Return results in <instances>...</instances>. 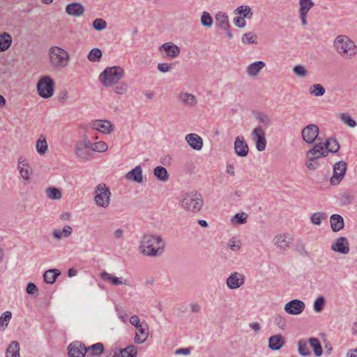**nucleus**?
<instances>
[{"label":"nucleus","instance_id":"69168bd1","mask_svg":"<svg viewBox=\"0 0 357 357\" xmlns=\"http://www.w3.org/2000/svg\"><path fill=\"white\" fill-rule=\"evenodd\" d=\"M157 68L161 73H167L172 69V66L169 63H160L158 64Z\"/></svg>","mask_w":357,"mask_h":357},{"label":"nucleus","instance_id":"bf43d9fd","mask_svg":"<svg viewBox=\"0 0 357 357\" xmlns=\"http://www.w3.org/2000/svg\"><path fill=\"white\" fill-rule=\"evenodd\" d=\"M93 27L97 31H102L107 27V22L101 18H96L93 22Z\"/></svg>","mask_w":357,"mask_h":357},{"label":"nucleus","instance_id":"473e14b6","mask_svg":"<svg viewBox=\"0 0 357 357\" xmlns=\"http://www.w3.org/2000/svg\"><path fill=\"white\" fill-rule=\"evenodd\" d=\"M178 100L185 106L193 107L197 104V98L190 93H181L178 95Z\"/></svg>","mask_w":357,"mask_h":357},{"label":"nucleus","instance_id":"c85d7f7f","mask_svg":"<svg viewBox=\"0 0 357 357\" xmlns=\"http://www.w3.org/2000/svg\"><path fill=\"white\" fill-rule=\"evenodd\" d=\"M125 177L128 180L141 183L143 181L142 167L140 165L136 166L131 171L128 172Z\"/></svg>","mask_w":357,"mask_h":357},{"label":"nucleus","instance_id":"0eeeda50","mask_svg":"<svg viewBox=\"0 0 357 357\" xmlns=\"http://www.w3.org/2000/svg\"><path fill=\"white\" fill-rule=\"evenodd\" d=\"M54 80L48 75L41 77L37 83L38 95L43 98H49L54 93Z\"/></svg>","mask_w":357,"mask_h":357},{"label":"nucleus","instance_id":"37998d69","mask_svg":"<svg viewBox=\"0 0 357 357\" xmlns=\"http://www.w3.org/2000/svg\"><path fill=\"white\" fill-rule=\"evenodd\" d=\"M298 351L303 356H309L311 352L308 348L306 341L301 340L298 342Z\"/></svg>","mask_w":357,"mask_h":357},{"label":"nucleus","instance_id":"393cba45","mask_svg":"<svg viewBox=\"0 0 357 357\" xmlns=\"http://www.w3.org/2000/svg\"><path fill=\"white\" fill-rule=\"evenodd\" d=\"M215 24L217 27L223 31H228L230 29L228 15L223 12H219L215 17Z\"/></svg>","mask_w":357,"mask_h":357},{"label":"nucleus","instance_id":"412c9836","mask_svg":"<svg viewBox=\"0 0 357 357\" xmlns=\"http://www.w3.org/2000/svg\"><path fill=\"white\" fill-rule=\"evenodd\" d=\"M149 335V329L148 324L144 323L139 328H136L135 335L134 337V342L136 344L144 343L148 338Z\"/></svg>","mask_w":357,"mask_h":357},{"label":"nucleus","instance_id":"09e8293b","mask_svg":"<svg viewBox=\"0 0 357 357\" xmlns=\"http://www.w3.org/2000/svg\"><path fill=\"white\" fill-rule=\"evenodd\" d=\"M12 317V313L10 311L4 312L0 317V331L4 330L8 326Z\"/></svg>","mask_w":357,"mask_h":357},{"label":"nucleus","instance_id":"79ce46f5","mask_svg":"<svg viewBox=\"0 0 357 357\" xmlns=\"http://www.w3.org/2000/svg\"><path fill=\"white\" fill-rule=\"evenodd\" d=\"M17 169L20 172V174L21 175V176L22 177V178L26 181V182H29L30 181V176L31 174V169L28 163H24L23 165V167L21 166V165H18L17 166Z\"/></svg>","mask_w":357,"mask_h":357},{"label":"nucleus","instance_id":"338daca9","mask_svg":"<svg viewBox=\"0 0 357 357\" xmlns=\"http://www.w3.org/2000/svg\"><path fill=\"white\" fill-rule=\"evenodd\" d=\"M305 166L307 167L309 170L313 171L318 169L319 165L317 160H309L305 162Z\"/></svg>","mask_w":357,"mask_h":357},{"label":"nucleus","instance_id":"dca6fc26","mask_svg":"<svg viewBox=\"0 0 357 357\" xmlns=\"http://www.w3.org/2000/svg\"><path fill=\"white\" fill-rule=\"evenodd\" d=\"M299 4V17L303 26L307 24V13L314 6V3L312 0H298Z\"/></svg>","mask_w":357,"mask_h":357},{"label":"nucleus","instance_id":"2f4dec72","mask_svg":"<svg viewBox=\"0 0 357 357\" xmlns=\"http://www.w3.org/2000/svg\"><path fill=\"white\" fill-rule=\"evenodd\" d=\"M137 350L135 346H128L125 349H119L114 352L113 357H136Z\"/></svg>","mask_w":357,"mask_h":357},{"label":"nucleus","instance_id":"864d4df0","mask_svg":"<svg viewBox=\"0 0 357 357\" xmlns=\"http://www.w3.org/2000/svg\"><path fill=\"white\" fill-rule=\"evenodd\" d=\"M341 121L350 128H354L357 123L354 119L347 113H343L340 115Z\"/></svg>","mask_w":357,"mask_h":357},{"label":"nucleus","instance_id":"f03ea898","mask_svg":"<svg viewBox=\"0 0 357 357\" xmlns=\"http://www.w3.org/2000/svg\"><path fill=\"white\" fill-rule=\"evenodd\" d=\"M333 46L337 54L344 59H353L357 54V46L354 40L346 35H338L334 40Z\"/></svg>","mask_w":357,"mask_h":357},{"label":"nucleus","instance_id":"f257e3e1","mask_svg":"<svg viewBox=\"0 0 357 357\" xmlns=\"http://www.w3.org/2000/svg\"><path fill=\"white\" fill-rule=\"evenodd\" d=\"M165 242L158 235L144 234L139 245V251L143 255L156 257L164 253Z\"/></svg>","mask_w":357,"mask_h":357},{"label":"nucleus","instance_id":"5fc2aeb1","mask_svg":"<svg viewBox=\"0 0 357 357\" xmlns=\"http://www.w3.org/2000/svg\"><path fill=\"white\" fill-rule=\"evenodd\" d=\"M293 73L299 77L304 78L307 75V70L304 66L296 65L292 68Z\"/></svg>","mask_w":357,"mask_h":357},{"label":"nucleus","instance_id":"f8f14e48","mask_svg":"<svg viewBox=\"0 0 357 357\" xmlns=\"http://www.w3.org/2000/svg\"><path fill=\"white\" fill-rule=\"evenodd\" d=\"M319 129L316 124H309L302 130L303 139L307 144H312L317 138Z\"/></svg>","mask_w":357,"mask_h":357},{"label":"nucleus","instance_id":"e433bc0d","mask_svg":"<svg viewBox=\"0 0 357 357\" xmlns=\"http://www.w3.org/2000/svg\"><path fill=\"white\" fill-rule=\"evenodd\" d=\"M154 176L162 182H166L169 179V174L166 168L162 166H158L153 169Z\"/></svg>","mask_w":357,"mask_h":357},{"label":"nucleus","instance_id":"bb28decb","mask_svg":"<svg viewBox=\"0 0 357 357\" xmlns=\"http://www.w3.org/2000/svg\"><path fill=\"white\" fill-rule=\"evenodd\" d=\"M104 351V346L101 342L93 344L88 347H85L86 357L99 356Z\"/></svg>","mask_w":357,"mask_h":357},{"label":"nucleus","instance_id":"ea45409f","mask_svg":"<svg viewBox=\"0 0 357 357\" xmlns=\"http://www.w3.org/2000/svg\"><path fill=\"white\" fill-rule=\"evenodd\" d=\"M59 275L60 272L57 269L48 270L43 274L44 280L47 284H53Z\"/></svg>","mask_w":357,"mask_h":357},{"label":"nucleus","instance_id":"4468645a","mask_svg":"<svg viewBox=\"0 0 357 357\" xmlns=\"http://www.w3.org/2000/svg\"><path fill=\"white\" fill-rule=\"evenodd\" d=\"M331 248L333 252L347 255L350 250L349 241L344 236L338 237L331 244Z\"/></svg>","mask_w":357,"mask_h":357},{"label":"nucleus","instance_id":"aec40b11","mask_svg":"<svg viewBox=\"0 0 357 357\" xmlns=\"http://www.w3.org/2000/svg\"><path fill=\"white\" fill-rule=\"evenodd\" d=\"M185 139L188 145L194 150L200 151L203 147V139L196 133L186 135Z\"/></svg>","mask_w":357,"mask_h":357},{"label":"nucleus","instance_id":"9b49d317","mask_svg":"<svg viewBox=\"0 0 357 357\" xmlns=\"http://www.w3.org/2000/svg\"><path fill=\"white\" fill-rule=\"evenodd\" d=\"M305 308V304L303 301L294 299L285 304L284 310L289 314L298 315L304 311Z\"/></svg>","mask_w":357,"mask_h":357},{"label":"nucleus","instance_id":"774afa93","mask_svg":"<svg viewBox=\"0 0 357 357\" xmlns=\"http://www.w3.org/2000/svg\"><path fill=\"white\" fill-rule=\"evenodd\" d=\"M234 23L238 28H244L246 25L245 19L241 17H234Z\"/></svg>","mask_w":357,"mask_h":357},{"label":"nucleus","instance_id":"4be33fe9","mask_svg":"<svg viewBox=\"0 0 357 357\" xmlns=\"http://www.w3.org/2000/svg\"><path fill=\"white\" fill-rule=\"evenodd\" d=\"M100 277L103 281L110 282L115 286L121 284H125L127 286L130 285L128 281L125 280L123 278H118L116 276H114L106 271L100 273Z\"/></svg>","mask_w":357,"mask_h":357},{"label":"nucleus","instance_id":"f704fd0d","mask_svg":"<svg viewBox=\"0 0 357 357\" xmlns=\"http://www.w3.org/2000/svg\"><path fill=\"white\" fill-rule=\"evenodd\" d=\"M36 149L38 153L43 155L47 151L48 145L46 137L44 135L41 134L36 142Z\"/></svg>","mask_w":357,"mask_h":357},{"label":"nucleus","instance_id":"7c9ffc66","mask_svg":"<svg viewBox=\"0 0 357 357\" xmlns=\"http://www.w3.org/2000/svg\"><path fill=\"white\" fill-rule=\"evenodd\" d=\"M284 344V340L282 335H275L269 337L268 347L273 351L279 350Z\"/></svg>","mask_w":357,"mask_h":357},{"label":"nucleus","instance_id":"72a5a7b5","mask_svg":"<svg viewBox=\"0 0 357 357\" xmlns=\"http://www.w3.org/2000/svg\"><path fill=\"white\" fill-rule=\"evenodd\" d=\"M20 344L17 341H12L8 346L5 357H20Z\"/></svg>","mask_w":357,"mask_h":357},{"label":"nucleus","instance_id":"ddd939ff","mask_svg":"<svg viewBox=\"0 0 357 357\" xmlns=\"http://www.w3.org/2000/svg\"><path fill=\"white\" fill-rule=\"evenodd\" d=\"M245 281V277L241 273L233 272L226 279V284L230 289H236L241 287Z\"/></svg>","mask_w":357,"mask_h":357},{"label":"nucleus","instance_id":"5701e85b","mask_svg":"<svg viewBox=\"0 0 357 357\" xmlns=\"http://www.w3.org/2000/svg\"><path fill=\"white\" fill-rule=\"evenodd\" d=\"M273 242L277 248L281 250L286 251L290 247L291 238L287 234H279L274 238Z\"/></svg>","mask_w":357,"mask_h":357},{"label":"nucleus","instance_id":"8fccbe9b","mask_svg":"<svg viewBox=\"0 0 357 357\" xmlns=\"http://www.w3.org/2000/svg\"><path fill=\"white\" fill-rule=\"evenodd\" d=\"M241 40L243 44H257V36L252 32L244 33Z\"/></svg>","mask_w":357,"mask_h":357},{"label":"nucleus","instance_id":"c03bdc74","mask_svg":"<svg viewBox=\"0 0 357 357\" xmlns=\"http://www.w3.org/2000/svg\"><path fill=\"white\" fill-rule=\"evenodd\" d=\"M102 56V51L99 48H93L88 54L87 59L91 62H96L99 61Z\"/></svg>","mask_w":357,"mask_h":357},{"label":"nucleus","instance_id":"20e7f679","mask_svg":"<svg viewBox=\"0 0 357 357\" xmlns=\"http://www.w3.org/2000/svg\"><path fill=\"white\" fill-rule=\"evenodd\" d=\"M49 62L51 66L62 69L68 65L69 53L59 46H52L48 50Z\"/></svg>","mask_w":357,"mask_h":357},{"label":"nucleus","instance_id":"c756f323","mask_svg":"<svg viewBox=\"0 0 357 357\" xmlns=\"http://www.w3.org/2000/svg\"><path fill=\"white\" fill-rule=\"evenodd\" d=\"M265 66V63L262 61L253 62L248 66L246 73L250 77H255Z\"/></svg>","mask_w":357,"mask_h":357},{"label":"nucleus","instance_id":"58836bf2","mask_svg":"<svg viewBox=\"0 0 357 357\" xmlns=\"http://www.w3.org/2000/svg\"><path fill=\"white\" fill-rule=\"evenodd\" d=\"M308 342L312 348L314 355L317 357L321 356L323 354V349L319 340L316 337H310Z\"/></svg>","mask_w":357,"mask_h":357},{"label":"nucleus","instance_id":"7ed1b4c3","mask_svg":"<svg viewBox=\"0 0 357 357\" xmlns=\"http://www.w3.org/2000/svg\"><path fill=\"white\" fill-rule=\"evenodd\" d=\"M180 204L185 211L197 213L202 209L204 200L200 193L190 192L181 195Z\"/></svg>","mask_w":357,"mask_h":357},{"label":"nucleus","instance_id":"de8ad7c7","mask_svg":"<svg viewBox=\"0 0 357 357\" xmlns=\"http://www.w3.org/2000/svg\"><path fill=\"white\" fill-rule=\"evenodd\" d=\"M326 218V215L323 212H316L311 215L310 221L313 225H320L322 220Z\"/></svg>","mask_w":357,"mask_h":357},{"label":"nucleus","instance_id":"052dcab7","mask_svg":"<svg viewBox=\"0 0 357 357\" xmlns=\"http://www.w3.org/2000/svg\"><path fill=\"white\" fill-rule=\"evenodd\" d=\"M274 323L280 328L284 329L286 327L287 321L284 316L277 314L274 318Z\"/></svg>","mask_w":357,"mask_h":357},{"label":"nucleus","instance_id":"4d7b16f0","mask_svg":"<svg viewBox=\"0 0 357 357\" xmlns=\"http://www.w3.org/2000/svg\"><path fill=\"white\" fill-rule=\"evenodd\" d=\"M325 305V299L323 296H319L314 301L313 309L316 312H320L323 310Z\"/></svg>","mask_w":357,"mask_h":357},{"label":"nucleus","instance_id":"9d476101","mask_svg":"<svg viewBox=\"0 0 357 357\" xmlns=\"http://www.w3.org/2000/svg\"><path fill=\"white\" fill-rule=\"evenodd\" d=\"M90 126L91 129L99 131L105 135L111 134L114 129V125L109 120H95L91 122Z\"/></svg>","mask_w":357,"mask_h":357},{"label":"nucleus","instance_id":"2eb2a0df","mask_svg":"<svg viewBox=\"0 0 357 357\" xmlns=\"http://www.w3.org/2000/svg\"><path fill=\"white\" fill-rule=\"evenodd\" d=\"M158 50L160 52H164L165 53L164 56L169 59L177 57L181 52L180 47L170 42L163 43L159 47Z\"/></svg>","mask_w":357,"mask_h":357},{"label":"nucleus","instance_id":"0e129e2a","mask_svg":"<svg viewBox=\"0 0 357 357\" xmlns=\"http://www.w3.org/2000/svg\"><path fill=\"white\" fill-rule=\"evenodd\" d=\"M116 312L119 319L123 323H126L128 321V314L125 312V310L121 307H116Z\"/></svg>","mask_w":357,"mask_h":357},{"label":"nucleus","instance_id":"4c0bfd02","mask_svg":"<svg viewBox=\"0 0 357 357\" xmlns=\"http://www.w3.org/2000/svg\"><path fill=\"white\" fill-rule=\"evenodd\" d=\"M255 119L258 121V123L262 124L265 127H268L271 125L272 121L269 115L267 114L259 112L255 114L254 115Z\"/></svg>","mask_w":357,"mask_h":357},{"label":"nucleus","instance_id":"49530a36","mask_svg":"<svg viewBox=\"0 0 357 357\" xmlns=\"http://www.w3.org/2000/svg\"><path fill=\"white\" fill-rule=\"evenodd\" d=\"M310 93L315 96H322L324 95L326 90L320 84H314L310 86Z\"/></svg>","mask_w":357,"mask_h":357},{"label":"nucleus","instance_id":"a878e982","mask_svg":"<svg viewBox=\"0 0 357 357\" xmlns=\"http://www.w3.org/2000/svg\"><path fill=\"white\" fill-rule=\"evenodd\" d=\"M330 225L333 232H338L344 227V219L339 214H333L330 217Z\"/></svg>","mask_w":357,"mask_h":357},{"label":"nucleus","instance_id":"13d9d810","mask_svg":"<svg viewBox=\"0 0 357 357\" xmlns=\"http://www.w3.org/2000/svg\"><path fill=\"white\" fill-rule=\"evenodd\" d=\"M201 23L203 26L211 27L213 24V19L208 12H204L201 17Z\"/></svg>","mask_w":357,"mask_h":357},{"label":"nucleus","instance_id":"b1692460","mask_svg":"<svg viewBox=\"0 0 357 357\" xmlns=\"http://www.w3.org/2000/svg\"><path fill=\"white\" fill-rule=\"evenodd\" d=\"M73 232V229L70 225H65L62 229H54L52 231V235L56 241H61L63 238L70 237Z\"/></svg>","mask_w":357,"mask_h":357},{"label":"nucleus","instance_id":"603ef678","mask_svg":"<svg viewBox=\"0 0 357 357\" xmlns=\"http://www.w3.org/2000/svg\"><path fill=\"white\" fill-rule=\"evenodd\" d=\"M47 196L51 199H59L61 197V191L53 187L47 188L46 190Z\"/></svg>","mask_w":357,"mask_h":357},{"label":"nucleus","instance_id":"f3484780","mask_svg":"<svg viewBox=\"0 0 357 357\" xmlns=\"http://www.w3.org/2000/svg\"><path fill=\"white\" fill-rule=\"evenodd\" d=\"M328 155V151H326L321 144H316L314 147L306 153L307 159L309 160H317L321 157H325Z\"/></svg>","mask_w":357,"mask_h":357},{"label":"nucleus","instance_id":"6e6d98bb","mask_svg":"<svg viewBox=\"0 0 357 357\" xmlns=\"http://www.w3.org/2000/svg\"><path fill=\"white\" fill-rule=\"evenodd\" d=\"M108 149V146L107 143L104 141H99L93 143L92 151L98 152V153H104Z\"/></svg>","mask_w":357,"mask_h":357},{"label":"nucleus","instance_id":"3c124183","mask_svg":"<svg viewBox=\"0 0 357 357\" xmlns=\"http://www.w3.org/2000/svg\"><path fill=\"white\" fill-rule=\"evenodd\" d=\"M248 215L244 213H238L236 214L231 219V222L234 225H242L247 222Z\"/></svg>","mask_w":357,"mask_h":357},{"label":"nucleus","instance_id":"680f3d73","mask_svg":"<svg viewBox=\"0 0 357 357\" xmlns=\"http://www.w3.org/2000/svg\"><path fill=\"white\" fill-rule=\"evenodd\" d=\"M227 246L231 249L232 251H238L241 246V243L239 241L236 240L235 238H231L229 240L227 243Z\"/></svg>","mask_w":357,"mask_h":357},{"label":"nucleus","instance_id":"423d86ee","mask_svg":"<svg viewBox=\"0 0 357 357\" xmlns=\"http://www.w3.org/2000/svg\"><path fill=\"white\" fill-rule=\"evenodd\" d=\"M111 192L105 183L98 184L94 190V202L101 208H107L110 204Z\"/></svg>","mask_w":357,"mask_h":357},{"label":"nucleus","instance_id":"e2e57ef3","mask_svg":"<svg viewBox=\"0 0 357 357\" xmlns=\"http://www.w3.org/2000/svg\"><path fill=\"white\" fill-rule=\"evenodd\" d=\"M75 155L84 160H89V158L85 155L84 149L81 147L79 144H76L75 148Z\"/></svg>","mask_w":357,"mask_h":357},{"label":"nucleus","instance_id":"1a4fd4ad","mask_svg":"<svg viewBox=\"0 0 357 357\" xmlns=\"http://www.w3.org/2000/svg\"><path fill=\"white\" fill-rule=\"evenodd\" d=\"M347 170V164L344 161H339L335 163L333 166V175L330 179L332 185H336L344 178Z\"/></svg>","mask_w":357,"mask_h":357},{"label":"nucleus","instance_id":"cd10ccee","mask_svg":"<svg viewBox=\"0 0 357 357\" xmlns=\"http://www.w3.org/2000/svg\"><path fill=\"white\" fill-rule=\"evenodd\" d=\"M66 12L71 16L79 17L84 13V8L80 3H71L66 6Z\"/></svg>","mask_w":357,"mask_h":357},{"label":"nucleus","instance_id":"6e6552de","mask_svg":"<svg viewBox=\"0 0 357 357\" xmlns=\"http://www.w3.org/2000/svg\"><path fill=\"white\" fill-rule=\"evenodd\" d=\"M251 139L255 143L256 149L259 151H263L266 147V133L261 126L255 128L250 133Z\"/></svg>","mask_w":357,"mask_h":357},{"label":"nucleus","instance_id":"6ab92c4d","mask_svg":"<svg viewBox=\"0 0 357 357\" xmlns=\"http://www.w3.org/2000/svg\"><path fill=\"white\" fill-rule=\"evenodd\" d=\"M69 357H86L85 346L79 342H73L68 346Z\"/></svg>","mask_w":357,"mask_h":357},{"label":"nucleus","instance_id":"39448f33","mask_svg":"<svg viewBox=\"0 0 357 357\" xmlns=\"http://www.w3.org/2000/svg\"><path fill=\"white\" fill-rule=\"evenodd\" d=\"M125 75L124 70L118 66L107 67L99 75L100 82L106 87L119 82Z\"/></svg>","mask_w":357,"mask_h":357},{"label":"nucleus","instance_id":"a19ab883","mask_svg":"<svg viewBox=\"0 0 357 357\" xmlns=\"http://www.w3.org/2000/svg\"><path fill=\"white\" fill-rule=\"evenodd\" d=\"M326 151L331 153H336L340 149V145L337 141L334 138H330L326 140L324 146Z\"/></svg>","mask_w":357,"mask_h":357},{"label":"nucleus","instance_id":"c9c22d12","mask_svg":"<svg viewBox=\"0 0 357 357\" xmlns=\"http://www.w3.org/2000/svg\"><path fill=\"white\" fill-rule=\"evenodd\" d=\"M12 44V38L7 32L0 33V52L7 50Z\"/></svg>","mask_w":357,"mask_h":357},{"label":"nucleus","instance_id":"a18cd8bd","mask_svg":"<svg viewBox=\"0 0 357 357\" xmlns=\"http://www.w3.org/2000/svg\"><path fill=\"white\" fill-rule=\"evenodd\" d=\"M235 12L245 18L250 19L252 17V12L248 6H241L236 9Z\"/></svg>","mask_w":357,"mask_h":357},{"label":"nucleus","instance_id":"a211bd4d","mask_svg":"<svg viewBox=\"0 0 357 357\" xmlns=\"http://www.w3.org/2000/svg\"><path fill=\"white\" fill-rule=\"evenodd\" d=\"M234 150L238 156L245 157L248 154L249 147L243 137L238 136L234 141Z\"/></svg>","mask_w":357,"mask_h":357}]
</instances>
